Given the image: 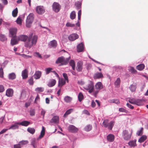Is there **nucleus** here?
<instances>
[{"instance_id":"nucleus-1","label":"nucleus","mask_w":148,"mask_h":148,"mask_svg":"<svg viewBox=\"0 0 148 148\" xmlns=\"http://www.w3.org/2000/svg\"><path fill=\"white\" fill-rule=\"evenodd\" d=\"M38 36L36 35H33V34L31 33L25 42V47L29 48L31 47L33 45L36 44Z\"/></svg>"},{"instance_id":"nucleus-2","label":"nucleus","mask_w":148,"mask_h":148,"mask_svg":"<svg viewBox=\"0 0 148 148\" xmlns=\"http://www.w3.org/2000/svg\"><path fill=\"white\" fill-rule=\"evenodd\" d=\"M70 59V56L68 58H65L63 56H61L57 59L56 62V64L60 63V64L59 65V66L66 65L68 63Z\"/></svg>"},{"instance_id":"nucleus-3","label":"nucleus","mask_w":148,"mask_h":148,"mask_svg":"<svg viewBox=\"0 0 148 148\" xmlns=\"http://www.w3.org/2000/svg\"><path fill=\"white\" fill-rule=\"evenodd\" d=\"M34 14L33 13H30L27 16L26 20V25L27 27H29L33 21Z\"/></svg>"},{"instance_id":"nucleus-4","label":"nucleus","mask_w":148,"mask_h":148,"mask_svg":"<svg viewBox=\"0 0 148 148\" xmlns=\"http://www.w3.org/2000/svg\"><path fill=\"white\" fill-rule=\"evenodd\" d=\"M94 87L93 83L91 81H89L88 83L85 85L84 87L85 89L89 90L88 92L90 93L93 91Z\"/></svg>"},{"instance_id":"nucleus-5","label":"nucleus","mask_w":148,"mask_h":148,"mask_svg":"<svg viewBox=\"0 0 148 148\" xmlns=\"http://www.w3.org/2000/svg\"><path fill=\"white\" fill-rule=\"evenodd\" d=\"M108 122V119L104 120L102 123V125L104 127H108L109 129L111 130L114 125V122L112 121H110L109 123Z\"/></svg>"},{"instance_id":"nucleus-6","label":"nucleus","mask_w":148,"mask_h":148,"mask_svg":"<svg viewBox=\"0 0 148 148\" xmlns=\"http://www.w3.org/2000/svg\"><path fill=\"white\" fill-rule=\"evenodd\" d=\"M132 134V131L130 132L126 130H125L123 131V138L124 140H128L130 139L131 137Z\"/></svg>"},{"instance_id":"nucleus-7","label":"nucleus","mask_w":148,"mask_h":148,"mask_svg":"<svg viewBox=\"0 0 148 148\" xmlns=\"http://www.w3.org/2000/svg\"><path fill=\"white\" fill-rule=\"evenodd\" d=\"M95 88L97 90L95 91L94 95L96 97L99 90L103 88V86L101 82H99L95 84Z\"/></svg>"},{"instance_id":"nucleus-8","label":"nucleus","mask_w":148,"mask_h":148,"mask_svg":"<svg viewBox=\"0 0 148 148\" xmlns=\"http://www.w3.org/2000/svg\"><path fill=\"white\" fill-rule=\"evenodd\" d=\"M53 10L56 12H59L61 8V6L58 3L54 2L52 5Z\"/></svg>"},{"instance_id":"nucleus-9","label":"nucleus","mask_w":148,"mask_h":148,"mask_svg":"<svg viewBox=\"0 0 148 148\" xmlns=\"http://www.w3.org/2000/svg\"><path fill=\"white\" fill-rule=\"evenodd\" d=\"M36 12L39 14H42L45 12V10L43 6H37L36 9Z\"/></svg>"},{"instance_id":"nucleus-10","label":"nucleus","mask_w":148,"mask_h":148,"mask_svg":"<svg viewBox=\"0 0 148 148\" xmlns=\"http://www.w3.org/2000/svg\"><path fill=\"white\" fill-rule=\"evenodd\" d=\"M68 130L70 132L75 133L77 132L78 129L73 125H70L68 127Z\"/></svg>"},{"instance_id":"nucleus-11","label":"nucleus","mask_w":148,"mask_h":148,"mask_svg":"<svg viewBox=\"0 0 148 148\" xmlns=\"http://www.w3.org/2000/svg\"><path fill=\"white\" fill-rule=\"evenodd\" d=\"M83 62L81 61H79L77 63L76 67V70L78 72L82 71L83 69Z\"/></svg>"},{"instance_id":"nucleus-12","label":"nucleus","mask_w":148,"mask_h":148,"mask_svg":"<svg viewBox=\"0 0 148 148\" xmlns=\"http://www.w3.org/2000/svg\"><path fill=\"white\" fill-rule=\"evenodd\" d=\"M59 118L58 116H55L50 120V123H58L59 122Z\"/></svg>"},{"instance_id":"nucleus-13","label":"nucleus","mask_w":148,"mask_h":148,"mask_svg":"<svg viewBox=\"0 0 148 148\" xmlns=\"http://www.w3.org/2000/svg\"><path fill=\"white\" fill-rule=\"evenodd\" d=\"M78 38V36L76 34H71L68 37L69 40L72 41H73Z\"/></svg>"},{"instance_id":"nucleus-14","label":"nucleus","mask_w":148,"mask_h":148,"mask_svg":"<svg viewBox=\"0 0 148 148\" xmlns=\"http://www.w3.org/2000/svg\"><path fill=\"white\" fill-rule=\"evenodd\" d=\"M14 91L12 89L9 88L6 91L5 95L8 97H11L13 95Z\"/></svg>"},{"instance_id":"nucleus-15","label":"nucleus","mask_w":148,"mask_h":148,"mask_svg":"<svg viewBox=\"0 0 148 148\" xmlns=\"http://www.w3.org/2000/svg\"><path fill=\"white\" fill-rule=\"evenodd\" d=\"M77 51L78 52H82L84 49V45L82 43L78 45L77 47Z\"/></svg>"},{"instance_id":"nucleus-16","label":"nucleus","mask_w":148,"mask_h":148,"mask_svg":"<svg viewBox=\"0 0 148 148\" xmlns=\"http://www.w3.org/2000/svg\"><path fill=\"white\" fill-rule=\"evenodd\" d=\"M28 71L27 69L23 70L22 72V76L23 79H26L28 77Z\"/></svg>"},{"instance_id":"nucleus-17","label":"nucleus","mask_w":148,"mask_h":148,"mask_svg":"<svg viewBox=\"0 0 148 148\" xmlns=\"http://www.w3.org/2000/svg\"><path fill=\"white\" fill-rule=\"evenodd\" d=\"M103 77V75L101 73H97L94 74L93 76L94 79H99Z\"/></svg>"},{"instance_id":"nucleus-18","label":"nucleus","mask_w":148,"mask_h":148,"mask_svg":"<svg viewBox=\"0 0 148 148\" xmlns=\"http://www.w3.org/2000/svg\"><path fill=\"white\" fill-rule=\"evenodd\" d=\"M28 37L25 35H21L18 38V40L21 41H25L27 39H28Z\"/></svg>"},{"instance_id":"nucleus-19","label":"nucleus","mask_w":148,"mask_h":148,"mask_svg":"<svg viewBox=\"0 0 148 148\" xmlns=\"http://www.w3.org/2000/svg\"><path fill=\"white\" fill-rule=\"evenodd\" d=\"M66 84V81L63 79H59L58 82V86L60 87V88L62 87Z\"/></svg>"},{"instance_id":"nucleus-20","label":"nucleus","mask_w":148,"mask_h":148,"mask_svg":"<svg viewBox=\"0 0 148 148\" xmlns=\"http://www.w3.org/2000/svg\"><path fill=\"white\" fill-rule=\"evenodd\" d=\"M10 32L12 37H15L17 32V29L16 28H12L10 29Z\"/></svg>"},{"instance_id":"nucleus-21","label":"nucleus","mask_w":148,"mask_h":148,"mask_svg":"<svg viewBox=\"0 0 148 148\" xmlns=\"http://www.w3.org/2000/svg\"><path fill=\"white\" fill-rule=\"evenodd\" d=\"M41 75V73L39 71H36L34 75V78L36 79H39Z\"/></svg>"},{"instance_id":"nucleus-22","label":"nucleus","mask_w":148,"mask_h":148,"mask_svg":"<svg viewBox=\"0 0 148 148\" xmlns=\"http://www.w3.org/2000/svg\"><path fill=\"white\" fill-rule=\"evenodd\" d=\"M56 83V81L54 79H51L49 82L48 85L49 86L51 87L54 86Z\"/></svg>"},{"instance_id":"nucleus-23","label":"nucleus","mask_w":148,"mask_h":148,"mask_svg":"<svg viewBox=\"0 0 148 148\" xmlns=\"http://www.w3.org/2000/svg\"><path fill=\"white\" fill-rule=\"evenodd\" d=\"M107 139L110 142H113L114 140V136L112 134H109L107 137Z\"/></svg>"},{"instance_id":"nucleus-24","label":"nucleus","mask_w":148,"mask_h":148,"mask_svg":"<svg viewBox=\"0 0 148 148\" xmlns=\"http://www.w3.org/2000/svg\"><path fill=\"white\" fill-rule=\"evenodd\" d=\"M18 40L15 37H13L11 40V44L12 46H13L17 44L18 43Z\"/></svg>"},{"instance_id":"nucleus-25","label":"nucleus","mask_w":148,"mask_h":148,"mask_svg":"<svg viewBox=\"0 0 148 148\" xmlns=\"http://www.w3.org/2000/svg\"><path fill=\"white\" fill-rule=\"evenodd\" d=\"M29 121H24L21 123H18V124L25 126H27L30 124Z\"/></svg>"},{"instance_id":"nucleus-26","label":"nucleus","mask_w":148,"mask_h":148,"mask_svg":"<svg viewBox=\"0 0 148 148\" xmlns=\"http://www.w3.org/2000/svg\"><path fill=\"white\" fill-rule=\"evenodd\" d=\"M136 140H131L128 143L129 145L131 147H134L136 145Z\"/></svg>"},{"instance_id":"nucleus-27","label":"nucleus","mask_w":148,"mask_h":148,"mask_svg":"<svg viewBox=\"0 0 148 148\" xmlns=\"http://www.w3.org/2000/svg\"><path fill=\"white\" fill-rule=\"evenodd\" d=\"M16 77V75L15 73H10L8 75V78L10 79L13 80Z\"/></svg>"},{"instance_id":"nucleus-28","label":"nucleus","mask_w":148,"mask_h":148,"mask_svg":"<svg viewBox=\"0 0 148 148\" xmlns=\"http://www.w3.org/2000/svg\"><path fill=\"white\" fill-rule=\"evenodd\" d=\"M147 139V136L145 135H143L138 140V142L140 143L143 142Z\"/></svg>"},{"instance_id":"nucleus-29","label":"nucleus","mask_w":148,"mask_h":148,"mask_svg":"<svg viewBox=\"0 0 148 148\" xmlns=\"http://www.w3.org/2000/svg\"><path fill=\"white\" fill-rule=\"evenodd\" d=\"M108 102L110 103H115L117 104H119L120 103L119 100L117 99L109 100Z\"/></svg>"},{"instance_id":"nucleus-30","label":"nucleus","mask_w":148,"mask_h":148,"mask_svg":"<svg viewBox=\"0 0 148 148\" xmlns=\"http://www.w3.org/2000/svg\"><path fill=\"white\" fill-rule=\"evenodd\" d=\"M73 110V109L72 108L67 110L64 115V117H66L68 115L70 114Z\"/></svg>"},{"instance_id":"nucleus-31","label":"nucleus","mask_w":148,"mask_h":148,"mask_svg":"<svg viewBox=\"0 0 148 148\" xmlns=\"http://www.w3.org/2000/svg\"><path fill=\"white\" fill-rule=\"evenodd\" d=\"M72 98L68 96L65 97L64 98V101L66 103L70 102L72 101Z\"/></svg>"},{"instance_id":"nucleus-32","label":"nucleus","mask_w":148,"mask_h":148,"mask_svg":"<svg viewBox=\"0 0 148 148\" xmlns=\"http://www.w3.org/2000/svg\"><path fill=\"white\" fill-rule=\"evenodd\" d=\"M45 134V129L44 127L42 126V130L40 134L39 137V139H41L44 136Z\"/></svg>"},{"instance_id":"nucleus-33","label":"nucleus","mask_w":148,"mask_h":148,"mask_svg":"<svg viewBox=\"0 0 148 148\" xmlns=\"http://www.w3.org/2000/svg\"><path fill=\"white\" fill-rule=\"evenodd\" d=\"M69 64L72 67V69L75 70V61L73 60H71L69 62Z\"/></svg>"},{"instance_id":"nucleus-34","label":"nucleus","mask_w":148,"mask_h":148,"mask_svg":"<svg viewBox=\"0 0 148 148\" xmlns=\"http://www.w3.org/2000/svg\"><path fill=\"white\" fill-rule=\"evenodd\" d=\"M18 13V10L17 8L14 9L12 12V15L13 17H16Z\"/></svg>"},{"instance_id":"nucleus-35","label":"nucleus","mask_w":148,"mask_h":148,"mask_svg":"<svg viewBox=\"0 0 148 148\" xmlns=\"http://www.w3.org/2000/svg\"><path fill=\"white\" fill-rule=\"evenodd\" d=\"M145 68V65L143 64H141L138 65L136 69L139 71H141L143 69Z\"/></svg>"},{"instance_id":"nucleus-36","label":"nucleus","mask_w":148,"mask_h":148,"mask_svg":"<svg viewBox=\"0 0 148 148\" xmlns=\"http://www.w3.org/2000/svg\"><path fill=\"white\" fill-rule=\"evenodd\" d=\"M136 85L135 84H132L129 87V88L132 92H134L135 91L136 88Z\"/></svg>"},{"instance_id":"nucleus-37","label":"nucleus","mask_w":148,"mask_h":148,"mask_svg":"<svg viewBox=\"0 0 148 148\" xmlns=\"http://www.w3.org/2000/svg\"><path fill=\"white\" fill-rule=\"evenodd\" d=\"M50 44L52 47H55L57 45V41L55 40H53L50 42Z\"/></svg>"},{"instance_id":"nucleus-38","label":"nucleus","mask_w":148,"mask_h":148,"mask_svg":"<svg viewBox=\"0 0 148 148\" xmlns=\"http://www.w3.org/2000/svg\"><path fill=\"white\" fill-rule=\"evenodd\" d=\"M135 104L138 106H141L143 104V101L140 99L136 100Z\"/></svg>"},{"instance_id":"nucleus-39","label":"nucleus","mask_w":148,"mask_h":148,"mask_svg":"<svg viewBox=\"0 0 148 148\" xmlns=\"http://www.w3.org/2000/svg\"><path fill=\"white\" fill-rule=\"evenodd\" d=\"M143 128L141 127L140 130L137 131L136 132V134L138 136H141L143 133Z\"/></svg>"},{"instance_id":"nucleus-40","label":"nucleus","mask_w":148,"mask_h":148,"mask_svg":"<svg viewBox=\"0 0 148 148\" xmlns=\"http://www.w3.org/2000/svg\"><path fill=\"white\" fill-rule=\"evenodd\" d=\"M27 131L30 133L33 134L35 132V130L34 128L29 127L27 129Z\"/></svg>"},{"instance_id":"nucleus-41","label":"nucleus","mask_w":148,"mask_h":148,"mask_svg":"<svg viewBox=\"0 0 148 148\" xmlns=\"http://www.w3.org/2000/svg\"><path fill=\"white\" fill-rule=\"evenodd\" d=\"M92 128V126L90 125H88L86 126L84 128V130L88 132L90 131Z\"/></svg>"},{"instance_id":"nucleus-42","label":"nucleus","mask_w":148,"mask_h":148,"mask_svg":"<svg viewBox=\"0 0 148 148\" xmlns=\"http://www.w3.org/2000/svg\"><path fill=\"white\" fill-rule=\"evenodd\" d=\"M18 123H15L14 124L11 125L9 128V129H18Z\"/></svg>"},{"instance_id":"nucleus-43","label":"nucleus","mask_w":148,"mask_h":148,"mask_svg":"<svg viewBox=\"0 0 148 148\" xmlns=\"http://www.w3.org/2000/svg\"><path fill=\"white\" fill-rule=\"evenodd\" d=\"M7 39V38L4 35L1 34H0V40L1 41L3 42L6 40Z\"/></svg>"},{"instance_id":"nucleus-44","label":"nucleus","mask_w":148,"mask_h":148,"mask_svg":"<svg viewBox=\"0 0 148 148\" xmlns=\"http://www.w3.org/2000/svg\"><path fill=\"white\" fill-rule=\"evenodd\" d=\"M76 17V14L75 12L74 11H72L70 15V18L72 19L73 20Z\"/></svg>"},{"instance_id":"nucleus-45","label":"nucleus","mask_w":148,"mask_h":148,"mask_svg":"<svg viewBox=\"0 0 148 148\" xmlns=\"http://www.w3.org/2000/svg\"><path fill=\"white\" fill-rule=\"evenodd\" d=\"M19 143L20 145H21V146L27 144L28 143V141L27 140H23L22 141H20Z\"/></svg>"},{"instance_id":"nucleus-46","label":"nucleus","mask_w":148,"mask_h":148,"mask_svg":"<svg viewBox=\"0 0 148 148\" xmlns=\"http://www.w3.org/2000/svg\"><path fill=\"white\" fill-rule=\"evenodd\" d=\"M84 98V96L82 92H80L78 95V98L79 101H81Z\"/></svg>"},{"instance_id":"nucleus-47","label":"nucleus","mask_w":148,"mask_h":148,"mask_svg":"<svg viewBox=\"0 0 148 148\" xmlns=\"http://www.w3.org/2000/svg\"><path fill=\"white\" fill-rule=\"evenodd\" d=\"M31 144L34 148H37V143L34 140H32L31 143Z\"/></svg>"},{"instance_id":"nucleus-48","label":"nucleus","mask_w":148,"mask_h":148,"mask_svg":"<svg viewBox=\"0 0 148 148\" xmlns=\"http://www.w3.org/2000/svg\"><path fill=\"white\" fill-rule=\"evenodd\" d=\"M75 5L77 9L80 8L81 7V2L78 1L75 3Z\"/></svg>"},{"instance_id":"nucleus-49","label":"nucleus","mask_w":148,"mask_h":148,"mask_svg":"<svg viewBox=\"0 0 148 148\" xmlns=\"http://www.w3.org/2000/svg\"><path fill=\"white\" fill-rule=\"evenodd\" d=\"M26 96V94L25 91H23L22 92L21 96V99H23Z\"/></svg>"},{"instance_id":"nucleus-50","label":"nucleus","mask_w":148,"mask_h":148,"mask_svg":"<svg viewBox=\"0 0 148 148\" xmlns=\"http://www.w3.org/2000/svg\"><path fill=\"white\" fill-rule=\"evenodd\" d=\"M53 69L49 67L45 69V70L46 72V74H48L51 72H52V70Z\"/></svg>"},{"instance_id":"nucleus-51","label":"nucleus","mask_w":148,"mask_h":148,"mask_svg":"<svg viewBox=\"0 0 148 148\" xmlns=\"http://www.w3.org/2000/svg\"><path fill=\"white\" fill-rule=\"evenodd\" d=\"M121 82V80L120 78H117V79L114 83L115 85L117 86L120 85Z\"/></svg>"},{"instance_id":"nucleus-52","label":"nucleus","mask_w":148,"mask_h":148,"mask_svg":"<svg viewBox=\"0 0 148 148\" xmlns=\"http://www.w3.org/2000/svg\"><path fill=\"white\" fill-rule=\"evenodd\" d=\"M44 90V88L42 87H38L35 89V91L38 92H42Z\"/></svg>"},{"instance_id":"nucleus-53","label":"nucleus","mask_w":148,"mask_h":148,"mask_svg":"<svg viewBox=\"0 0 148 148\" xmlns=\"http://www.w3.org/2000/svg\"><path fill=\"white\" fill-rule=\"evenodd\" d=\"M29 84L30 85H32L34 84L33 78L32 77H31L28 80Z\"/></svg>"},{"instance_id":"nucleus-54","label":"nucleus","mask_w":148,"mask_h":148,"mask_svg":"<svg viewBox=\"0 0 148 148\" xmlns=\"http://www.w3.org/2000/svg\"><path fill=\"white\" fill-rule=\"evenodd\" d=\"M3 69L2 67L0 68V77L1 78L3 77Z\"/></svg>"},{"instance_id":"nucleus-55","label":"nucleus","mask_w":148,"mask_h":148,"mask_svg":"<svg viewBox=\"0 0 148 148\" xmlns=\"http://www.w3.org/2000/svg\"><path fill=\"white\" fill-rule=\"evenodd\" d=\"M34 55L35 57H38L40 58H42V57L41 56L40 54L38 52H36L34 54Z\"/></svg>"},{"instance_id":"nucleus-56","label":"nucleus","mask_w":148,"mask_h":148,"mask_svg":"<svg viewBox=\"0 0 148 148\" xmlns=\"http://www.w3.org/2000/svg\"><path fill=\"white\" fill-rule=\"evenodd\" d=\"M63 75L64 78V80L66 81L67 82H69V79L67 74L65 73H63Z\"/></svg>"},{"instance_id":"nucleus-57","label":"nucleus","mask_w":148,"mask_h":148,"mask_svg":"<svg viewBox=\"0 0 148 148\" xmlns=\"http://www.w3.org/2000/svg\"><path fill=\"white\" fill-rule=\"evenodd\" d=\"M66 26L67 27H73L75 26V25L73 24H71L69 22H68L66 24Z\"/></svg>"},{"instance_id":"nucleus-58","label":"nucleus","mask_w":148,"mask_h":148,"mask_svg":"<svg viewBox=\"0 0 148 148\" xmlns=\"http://www.w3.org/2000/svg\"><path fill=\"white\" fill-rule=\"evenodd\" d=\"M16 22L18 24L21 25L22 24V21L21 18L20 17L18 18L16 20Z\"/></svg>"},{"instance_id":"nucleus-59","label":"nucleus","mask_w":148,"mask_h":148,"mask_svg":"<svg viewBox=\"0 0 148 148\" xmlns=\"http://www.w3.org/2000/svg\"><path fill=\"white\" fill-rule=\"evenodd\" d=\"M128 101L131 103L135 104L136 100L134 99L130 98Z\"/></svg>"},{"instance_id":"nucleus-60","label":"nucleus","mask_w":148,"mask_h":148,"mask_svg":"<svg viewBox=\"0 0 148 148\" xmlns=\"http://www.w3.org/2000/svg\"><path fill=\"white\" fill-rule=\"evenodd\" d=\"M5 90L3 86L2 85H0V92H3Z\"/></svg>"},{"instance_id":"nucleus-61","label":"nucleus","mask_w":148,"mask_h":148,"mask_svg":"<svg viewBox=\"0 0 148 148\" xmlns=\"http://www.w3.org/2000/svg\"><path fill=\"white\" fill-rule=\"evenodd\" d=\"M86 66L87 69L88 70L91 68L92 65L88 63L86 64Z\"/></svg>"},{"instance_id":"nucleus-62","label":"nucleus","mask_w":148,"mask_h":148,"mask_svg":"<svg viewBox=\"0 0 148 148\" xmlns=\"http://www.w3.org/2000/svg\"><path fill=\"white\" fill-rule=\"evenodd\" d=\"M21 147L19 143L18 144L14 145V148H21Z\"/></svg>"},{"instance_id":"nucleus-63","label":"nucleus","mask_w":148,"mask_h":148,"mask_svg":"<svg viewBox=\"0 0 148 148\" xmlns=\"http://www.w3.org/2000/svg\"><path fill=\"white\" fill-rule=\"evenodd\" d=\"M119 111L120 112H126L127 111L125 109L123 108H120L119 109Z\"/></svg>"},{"instance_id":"nucleus-64","label":"nucleus","mask_w":148,"mask_h":148,"mask_svg":"<svg viewBox=\"0 0 148 148\" xmlns=\"http://www.w3.org/2000/svg\"><path fill=\"white\" fill-rule=\"evenodd\" d=\"M30 115L31 116H33L35 115V112L34 110H32L30 111Z\"/></svg>"}]
</instances>
